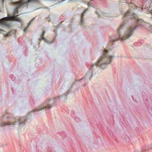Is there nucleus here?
Masks as SVG:
<instances>
[{
    "instance_id": "nucleus-1",
    "label": "nucleus",
    "mask_w": 152,
    "mask_h": 152,
    "mask_svg": "<svg viewBox=\"0 0 152 152\" xmlns=\"http://www.w3.org/2000/svg\"><path fill=\"white\" fill-rule=\"evenodd\" d=\"M136 21L137 25L135 26L131 27L128 28L124 33L121 35L120 32L124 28V26L123 25L121 26L118 29V37L116 35H114L111 37L110 39V42L108 44V50H107L104 49L103 53L102 56L100 58L98 61L92 64L90 68V71H93L97 68L99 66L101 68L104 69L106 68L108 64H110L112 58L113 56V52L111 50L114 48V43L119 39L121 40H124L126 39H129L132 34L133 32L136 29L138 28H142L144 26L145 22L141 19H136Z\"/></svg>"
},
{
    "instance_id": "nucleus-2",
    "label": "nucleus",
    "mask_w": 152,
    "mask_h": 152,
    "mask_svg": "<svg viewBox=\"0 0 152 152\" xmlns=\"http://www.w3.org/2000/svg\"><path fill=\"white\" fill-rule=\"evenodd\" d=\"M61 96H60L58 97H57L54 99H50L48 100H46L43 104L42 105V107L41 108H37L36 109H35L33 110L32 111V112H35L36 110H42L44 108H47L48 110H46L47 112H49V109L55 106L57 102L59 101Z\"/></svg>"
},
{
    "instance_id": "nucleus-3",
    "label": "nucleus",
    "mask_w": 152,
    "mask_h": 152,
    "mask_svg": "<svg viewBox=\"0 0 152 152\" xmlns=\"http://www.w3.org/2000/svg\"><path fill=\"white\" fill-rule=\"evenodd\" d=\"M130 9L124 15V17L125 19L133 18L136 15V13L142 10L140 7L138 8L134 4H131L129 5Z\"/></svg>"
},
{
    "instance_id": "nucleus-4",
    "label": "nucleus",
    "mask_w": 152,
    "mask_h": 152,
    "mask_svg": "<svg viewBox=\"0 0 152 152\" xmlns=\"http://www.w3.org/2000/svg\"><path fill=\"white\" fill-rule=\"evenodd\" d=\"M15 119L14 118H12L11 117L7 118L6 119V121L8 122L7 123L5 122H2L0 123V126H11L12 127H14L15 124L12 123V122L15 121Z\"/></svg>"
},
{
    "instance_id": "nucleus-5",
    "label": "nucleus",
    "mask_w": 152,
    "mask_h": 152,
    "mask_svg": "<svg viewBox=\"0 0 152 152\" xmlns=\"http://www.w3.org/2000/svg\"><path fill=\"white\" fill-rule=\"evenodd\" d=\"M26 117L20 118L19 119H18L17 121L15 122V123H17L18 125H24L25 124V122L27 121Z\"/></svg>"
},
{
    "instance_id": "nucleus-6",
    "label": "nucleus",
    "mask_w": 152,
    "mask_h": 152,
    "mask_svg": "<svg viewBox=\"0 0 152 152\" xmlns=\"http://www.w3.org/2000/svg\"><path fill=\"white\" fill-rule=\"evenodd\" d=\"M88 9H87L86 10H85L83 12V13L81 15V21L80 22V24L81 25H83L84 23V20H83V17L84 16V14L86 13V12L88 10Z\"/></svg>"
},
{
    "instance_id": "nucleus-7",
    "label": "nucleus",
    "mask_w": 152,
    "mask_h": 152,
    "mask_svg": "<svg viewBox=\"0 0 152 152\" xmlns=\"http://www.w3.org/2000/svg\"><path fill=\"white\" fill-rule=\"evenodd\" d=\"M35 18H34L33 19H32L31 21H30V22L29 23H28V25L27 26V27L26 28L24 29V30H23V31H26L27 29L28 28V27L29 26V25L34 20V19H35Z\"/></svg>"
},
{
    "instance_id": "nucleus-8",
    "label": "nucleus",
    "mask_w": 152,
    "mask_h": 152,
    "mask_svg": "<svg viewBox=\"0 0 152 152\" xmlns=\"http://www.w3.org/2000/svg\"><path fill=\"white\" fill-rule=\"evenodd\" d=\"M45 32L44 31H43L42 33L41 34V37H43L42 38V39H44V40L46 41V39L44 37V36L45 35Z\"/></svg>"
},
{
    "instance_id": "nucleus-9",
    "label": "nucleus",
    "mask_w": 152,
    "mask_h": 152,
    "mask_svg": "<svg viewBox=\"0 0 152 152\" xmlns=\"http://www.w3.org/2000/svg\"><path fill=\"white\" fill-rule=\"evenodd\" d=\"M45 32L44 31H43L42 33L41 34V37H43L42 38V39H44V40L46 41V39L44 37V36L45 35Z\"/></svg>"
},
{
    "instance_id": "nucleus-10",
    "label": "nucleus",
    "mask_w": 152,
    "mask_h": 152,
    "mask_svg": "<svg viewBox=\"0 0 152 152\" xmlns=\"http://www.w3.org/2000/svg\"><path fill=\"white\" fill-rule=\"evenodd\" d=\"M147 108L148 109V110L150 113L152 115V108H151V107H147Z\"/></svg>"
},
{
    "instance_id": "nucleus-11",
    "label": "nucleus",
    "mask_w": 152,
    "mask_h": 152,
    "mask_svg": "<svg viewBox=\"0 0 152 152\" xmlns=\"http://www.w3.org/2000/svg\"><path fill=\"white\" fill-rule=\"evenodd\" d=\"M75 120L77 122H79L80 121V119L79 118L76 117L75 118Z\"/></svg>"
},
{
    "instance_id": "nucleus-12",
    "label": "nucleus",
    "mask_w": 152,
    "mask_h": 152,
    "mask_svg": "<svg viewBox=\"0 0 152 152\" xmlns=\"http://www.w3.org/2000/svg\"><path fill=\"white\" fill-rule=\"evenodd\" d=\"M126 137L125 138L126 140V142H129L130 141V140L129 137H128L126 136Z\"/></svg>"
},
{
    "instance_id": "nucleus-13",
    "label": "nucleus",
    "mask_w": 152,
    "mask_h": 152,
    "mask_svg": "<svg viewBox=\"0 0 152 152\" xmlns=\"http://www.w3.org/2000/svg\"><path fill=\"white\" fill-rule=\"evenodd\" d=\"M88 74H87L86 75V76H85L84 77H83V78H82L81 79V80H83V79H85V78H86V77H87V76H88Z\"/></svg>"
},
{
    "instance_id": "nucleus-14",
    "label": "nucleus",
    "mask_w": 152,
    "mask_h": 152,
    "mask_svg": "<svg viewBox=\"0 0 152 152\" xmlns=\"http://www.w3.org/2000/svg\"><path fill=\"white\" fill-rule=\"evenodd\" d=\"M79 80H76L73 83V84L72 85V87L73 85H74V84L75 83V82L77 81H79Z\"/></svg>"
},
{
    "instance_id": "nucleus-15",
    "label": "nucleus",
    "mask_w": 152,
    "mask_h": 152,
    "mask_svg": "<svg viewBox=\"0 0 152 152\" xmlns=\"http://www.w3.org/2000/svg\"><path fill=\"white\" fill-rule=\"evenodd\" d=\"M74 114V111H72L71 112V115L72 116H73V115Z\"/></svg>"
},
{
    "instance_id": "nucleus-16",
    "label": "nucleus",
    "mask_w": 152,
    "mask_h": 152,
    "mask_svg": "<svg viewBox=\"0 0 152 152\" xmlns=\"http://www.w3.org/2000/svg\"><path fill=\"white\" fill-rule=\"evenodd\" d=\"M10 35L9 33H7L5 35V36L7 37Z\"/></svg>"
},
{
    "instance_id": "nucleus-17",
    "label": "nucleus",
    "mask_w": 152,
    "mask_h": 152,
    "mask_svg": "<svg viewBox=\"0 0 152 152\" xmlns=\"http://www.w3.org/2000/svg\"><path fill=\"white\" fill-rule=\"evenodd\" d=\"M96 13L97 14V15H98V16H99H99H100V15L99 14V13L98 12H97V11H96Z\"/></svg>"
},
{
    "instance_id": "nucleus-18",
    "label": "nucleus",
    "mask_w": 152,
    "mask_h": 152,
    "mask_svg": "<svg viewBox=\"0 0 152 152\" xmlns=\"http://www.w3.org/2000/svg\"><path fill=\"white\" fill-rule=\"evenodd\" d=\"M68 94H67V95H66V96H67L68 95V94H69V93L68 91Z\"/></svg>"
},
{
    "instance_id": "nucleus-19",
    "label": "nucleus",
    "mask_w": 152,
    "mask_h": 152,
    "mask_svg": "<svg viewBox=\"0 0 152 152\" xmlns=\"http://www.w3.org/2000/svg\"><path fill=\"white\" fill-rule=\"evenodd\" d=\"M31 113V112H30L29 114V115Z\"/></svg>"
},
{
    "instance_id": "nucleus-20",
    "label": "nucleus",
    "mask_w": 152,
    "mask_h": 152,
    "mask_svg": "<svg viewBox=\"0 0 152 152\" xmlns=\"http://www.w3.org/2000/svg\"><path fill=\"white\" fill-rule=\"evenodd\" d=\"M92 76H93V74H92Z\"/></svg>"
},
{
    "instance_id": "nucleus-21",
    "label": "nucleus",
    "mask_w": 152,
    "mask_h": 152,
    "mask_svg": "<svg viewBox=\"0 0 152 152\" xmlns=\"http://www.w3.org/2000/svg\"><path fill=\"white\" fill-rule=\"evenodd\" d=\"M151 13L152 14V12Z\"/></svg>"
}]
</instances>
